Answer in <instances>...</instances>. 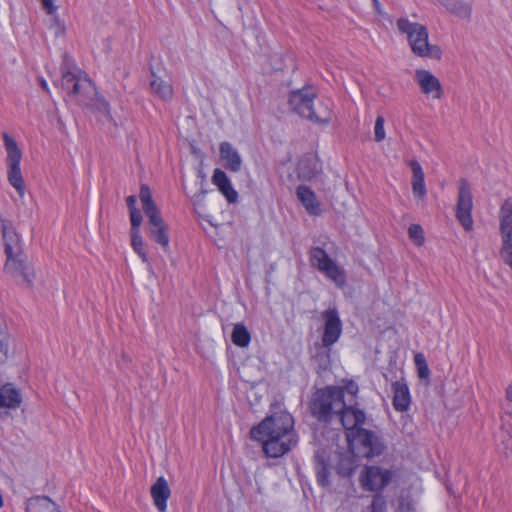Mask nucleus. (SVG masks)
Listing matches in <instances>:
<instances>
[{"mask_svg": "<svg viewBox=\"0 0 512 512\" xmlns=\"http://www.w3.org/2000/svg\"><path fill=\"white\" fill-rule=\"evenodd\" d=\"M343 427L347 430V433H354L357 429H360L361 425L364 424L366 415L365 412L353 405L347 406L344 403V407L339 411L337 415Z\"/></svg>", "mask_w": 512, "mask_h": 512, "instance_id": "17", "label": "nucleus"}, {"mask_svg": "<svg viewBox=\"0 0 512 512\" xmlns=\"http://www.w3.org/2000/svg\"><path fill=\"white\" fill-rule=\"evenodd\" d=\"M349 447L358 457H373L384 450L381 439L373 432L360 428L354 433H347Z\"/></svg>", "mask_w": 512, "mask_h": 512, "instance_id": "8", "label": "nucleus"}, {"mask_svg": "<svg viewBox=\"0 0 512 512\" xmlns=\"http://www.w3.org/2000/svg\"><path fill=\"white\" fill-rule=\"evenodd\" d=\"M220 157L225 163V167L232 171L238 172L242 167V158L238 151L229 142H222L219 146Z\"/></svg>", "mask_w": 512, "mask_h": 512, "instance_id": "20", "label": "nucleus"}, {"mask_svg": "<svg viewBox=\"0 0 512 512\" xmlns=\"http://www.w3.org/2000/svg\"><path fill=\"white\" fill-rule=\"evenodd\" d=\"M415 80L423 94L433 99H440L443 90L440 81L428 70L418 69L415 71Z\"/></svg>", "mask_w": 512, "mask_h": 512, "instance_id": "15", "label": "nucleus"}, {"mask_svg": "<svg viewBox=\"0 0 512 512\" xmlns=\"http://www.w3.org/2000/svg\"><path fill=\"white\" fill-rule=\"evenodd\" d=\"M414 363L417 368V373L420 379H428L430 376V370L422 353H417L414 356Z\"/></svg>", "mask_w": 512, "mask_h": 512, "instance_id": "31", "label": "nucleus"}, {"mask_svg": "<svg viewBox=\"0 0 512 512\" xmlns=\"http://www.w3.org/2000/svg\"><path fill=\"white\" fill-rule=\"evenodd\" d=\"M9 337L5 328L0 327V360L6 358L8 354Z\"/></svg>", "mask_w": 512, "mask_h": 512, "instance_id": "36", "label": "nucleus"}, {"mask_svg": "<svg viewBox=\"0 0 512 512\" xmlns=\"http://www.w3.org/2000/svg\"><path fill=\"white\" fill-rule=\"evenodd\" d=\"M22 403L20 391L11 383L0 385V410L17 409Z\"/></svg>", "mask_w": 512, "mask_h": 512, "instance_id": "19", "label": "nucleus"}, {"mask_svg": "<svg viewBox=\"0 0 512 512\" xmlns=\"http://www.w3.org/2000/svg\"><path fill=\"white\" fill-rule=\"evenodd\" d=\"M60 70L62 88L79 105H90L94 95H96V88L88 75L76 67L68 55L63 56Z\"/></svg>", "mask_w": 512, "mask_h": 512, "instance_id": "2", "label": "nucleus"}, {"mask_svg": "<svg viewBox=\"0 0 512 512\" xmlns=\"http://www.w3.org/2000/svg\"><path fill=\"white\" fill-rule=\"evenodd\" d=\"M399 510H400V512H409L411 510V505L409 503L406 505L401 504L399 506Z\"/></svg>", "mask_w": 512, "mask_h": 512, "instance_id": "42", "label": "nucleus"}, {"mask_svg": "<svg viewBox=\"0 0 512 512\" xmlns=\"http://www.w3.org/2000/svg\"><path fill=\"white\" fill-rule=\"evenodd\" d=\"M314 464L318 484L322 487L329 486L330 469L328 463L320 454L317 453L314 456Z\"/></svg>", "mask_w": 512, "mask_h": 512, "instance_id": "28", "label": "nucleus"}, {"mask_svg": "<svg viewBox=\"0 0 512 512\" xmlns=\"http://www.w3.org/2000/svg\"><path fill=\"white\" fill-rule=\"evenodd\" d=\"M250 436L261 442L264 453L270 458L282 457L298 443L294 418L287 411H278L264 418L251 429Z\"/></svg>", "mask_w": 512, "mask_h": 512, "instance_id": "1", "label": "nucleus"}, {"mask_svg": "<svg viewBox=\"0 0 512 512\" xmlns=\"http://www.w3.org/2000/svg\"><path fill=\"white\" fill-rule=\"evenodd\" d=\"M343 391L345 390L348 394L355 396L358 393V385L352 381L349 380L346 382L344 387H341Z\"/></svg>", "mask_w": 512, "mask_h": 512, "instance_id": "39", "label": "nucleus"}, {"mask_svg": "<svg viewBox=\"0 0 512 512\" xmlns=\"http://www.w3.org/2000/svg\"><path fill=\"white\" fill-rule=\"evenodd\" d=\"M324 330L321 337V346L329 349L335 344L342 334V322L336 309H328L322 312Z\"/></svg>", "mask_w": 512, "mask_h": 512, "instance_id": "12", "label": "nucleus"}, {"mask_svg": "<svg viewBox=\"0 0 512 512\" xmlns=\"http://www.w3.org/2000/svg\"><path fill=\"white\" fill-rule=\"evenodd\" d=\"M26 512H61L58 505L50 498L37 496L27 500Z\"/></svg>", "mask_w": 512, "mask_h": 512, "instance_id": "25", "label": "nucleus"}, {"mask_svg": "<svg viewBox=\"0 0 512 512\" xmlns=\"http://www.w3.org/2000/svg\"><path fill=\"white\" fill-rule=\"evenodd\" d=\"M143 211L148 218V234L150 239L159 244L165 252L169 251V235L168 227L159 214L156 204L154 203L149 187L142 184L139 194Z\"/></svg>", "mask_w": 512, "mask_h": 512, "instance_id": "6", "label": "nucleus"}, {"mask_svg": "<svg viewBox=\"0 0 512 512\" xmlns=\"http://www.w3.org/2000/svg\"><path fill=\"white\" fill-rule=\"evenodd\" d=\"M151 75L153 77L150 82V89L152 93L163 101H170L174 95L171 82L158 77L153 71L151 72Z\"/></svg>", "mask_w": 512, "mask_h": 512, "instance_id": "24", "label": "nucleus"}, {"mask_svg": "<svg viewBox=\"0 0 512 512\" xmlns=\"http://www.w3.org/2000/svg\"><path fill=\"white\" fill-rule=\"evenodd\" d=\"M506 396L507 399L512 402V384L507 387Z\"/></svg>", "mask_w": 512, "mask_h": 512, "instance_id": "43", "label": "nucleus"}, {"mask_svg": "<svg viewBox=\"0 0 512 512\" xmlns=\"http://www.w3.org/2000/svg\"><path fill=\"white\" fill-rule=\"evenodd\" d=\"M409 166L412 170L413 177H412V190L413 194L418 198H423L426 195V187H425V181H424V172L416 160H411L409 162Z\"/></svg>", "mask_w": 512, "mask_h": 512, "instance_id": "26", "label": "nucleus"}, {"mask_svg": "<svg viewBox=\"0 0 512 512\" xmlns=\"http://www.w3.org/2000/svg\"><path fill=\"white\" fill-rule=\"evenodd\" d=\"M396 26L400 33L407 36L412 52L423 58L440 59L442 51L439 46L428 41L427 28L417 22H411L407 18H399Z\"/></svg>", "mask_w": 512, "mask_h": 512, "instance_id": "4", "label": "nucleus"}, {"mask_svg": "<svg viewBox=\"0 0 512 512\" xmlns=\"http://www.w3.org/2000/svg\"><path fill=\"white\" fill-rule=\"evenodd\" d=\"M393 389V406L397 411L403 412L408 410L411 402L408 386L403 381H395L392 384Z\"/></svg>", "mask_w": 512, "mask_h": 512, "instance_id": "23", "label": "nucleus"}, {"mask_svg": "<svg viewBox=\"0 0 512 512\" xmlns=\"http://www.w3.org/2000/svg\"><path fill=\"white\" fill-rule=\"evenodd\" d=\"M501 243H512V198H506L498 211Z\"/></svg>", "mask_w": 512, "mask_h": 512, "instance_id": "16", "label": "nucleus"}, {"mask_svg": "<svg viewBox=\"0 0 512 512\" xmlns=\"http://www.w3.org/2000/svg\"><path fill=\"white\" fill-rule=\"evenodd\" d=\"M386 501L383 496L375 495L371 503V512H385Z\"/></svg>", "mask_w": 512, "mask_h": 512, "instance_id": "38", "label": "nucleus"}, {"mask_svg": "<svg viewBox=\"0 0 512 512\" xmlns=\"http://www.w3.org/2000/svg\"><path fill=\"white\" fill-rule=\"evenodd\" d=\"M374 2H377V0H374Z\"/></svg>", "mask_w": 512, "mask_h": 512, "instance_id": "45", "label": "nucleus"}, {"mask_svg": "<svg viewBox=\"0 0 512 512\" xmlns=\"http://www.w3.org/2000/svg\"><path fill=\"white\" fill-rule=\"evenodd\" d=\"M316 92L312 88H303L291 92L289 104L294 112L319 124H328L331 121V107L329 101H319L314 104Z\"/></svg>", "mask_w": 512, "mask_h": 512, "instance_id": "3", "label": "nucleus"}, {"mask_svg": "<svg viewBox=\"0 0 512 512\" xmlns=\"http://www.w3.org/2000/svg\"><path fill=\"white\" fill-rule=\"evenodd\" d=\"M40 85H41V87H42L45 91H47V92L49 91L48 84H47V82H46L44 79H41V80H40Z\"/></svg>", "mask_w": 512, "mask_h": 512, "instance_id": "44", "label": "nucleus"}, {"mask_svg": "<svg viewBox=\"0 0 512 512\" xmlns=\"http://www.w3.org/2000/svg\"><path fill=\"white\" fill-rule=\"evenodd\" d=\"M296 194L299 201L309 214L319 215L321 213L320 203L317 200L315 193L308 186H298Z\"/></svg>", "mask_w": 512, "mask_h": 512, "instance_id": "21", "label": "nucleus"}, {"mask_svg": "<svg viewBox=\"0 0 512 512\" xmlns=\"http://www.w3.org/2000/svg\"><path fill=\"white\" fill-rule=\"evenodd\" d=\"M472 208L473 200L470 185L466 179H461L458 188L456 218L466 231L473 229Z\"/></svg>", "mask_w": 512, "mask_h": 512, "instance_id": "11", "label": "nucleus"}, {"mask_svg": "<svg viewBox=\"0 0 512 512\" xmlns=\"http://www.w3.org/2000/svg\"><path fill=\"white\" fill-rule=\"evenodd\" d=\"M447 10L462 19H470L472 12V0H441Z\"/></svg>", "mask_w": 512, "mask_h": 512, "instance_id": "27", "label": "nucleus"}, {"mask_svg": "<svg viewBox=\"0 0 512 512\" xmlns=\"http://www.w3.org/2000/svg\"><path fill=\"white\" fill-rule=\"evenodd\" d=\"M231 338L232 342L239 347H247L251 340L249 331L241 323L234 325Z\"/></svg>", "mask_w": 512, "mask_h": 512, "instance_id": "29", "label": "nucleus"}, {"mask_svg": "<svg viewBox=\"0 0 512 512\" xmlns=\"http://www.w3.org/2000/svg\"><path fill=\"white\" fill-rule=\"evenodd\" d=\"M92 101L94 102L93 103L94 108L98 112L103 114L108 120H112V117L110 114V105L104 97H102L96 93V95H94Z\"/></svg>", "mask_w": 512, "mask_h": 512, "instance_id": "32", "label": "nucleus"}, {"mask_svg": "<svg viewBox=\"0 0 512 512\" xmlns=\"http://www.w3.org/2000/svg\"><path fill=\"white\" fill-rule=\"evenodd\" d=\"M344 407L343 389L339 386H327L317 389L310 400L311 414L319 421L329 422Z\"/></svg>", "mask_w": 512, "mask_h": 512, "instance_id": "5", "label": "nucleus"}, {"mask_svg": "<svg viewBox=\"0 0 512 512\" xmlns=\"http://www.w3.org/2000/svg\"><path fill=\"white\" fill-rule=\"evenodd\" d=\"M212 182L218 187L228 202L234 203L237 201L238 193L232 187V184L224 171L221 169H215L212 176Z\"/></svg>", "mask_w": 512, "mask_h": 512, "instance_id": "22", "label": "nucleus"}, {"mask_svg": "<svg viewBox=\"0 0 512 512\" xmlns=\"http://www.w3.org/2000/svg\"><path fill=\"white\" fill-rule=\"evenodd\" d=\"M310 260L313 267L324 273L337 286H344L346 283L344 270L329 257L324 249L313 248L310 252Z\"/></svg>", "mask_w": 512, "mask_h": 512, "instance_id": "9", "label": "nucleus"}, {"mask_svg": "<svg viewBox=\"0 0 512 512\" xmlns=\"http://www.w3.org/2000/svg\"><path fill=\"white\" fill-rule=\"evenodd\" d=\"M409 238L417 245L421 246L424 243V232L420 225L412 224L408 229Z\"/></svg>", "mask_w": 512, "mask_h": 512, "instance_id": "34", "label": "nucleus"}, {"mask_svg": "<svg viewBox=\"0 0 512 512\" xmlns=\"http://www.w3.org/2000/svg\"><path fill=\"white\" fill-rule=\"evenodd\" d=\"M392 477V471L372 466L366 468L361 481L365 489L370 491H379L390 483Z\"/></svg>", "mask_w": 512, "mask_h": 512, "instance_id": "13", "label": "nucleus"}, {"mask_svg": "<svg viewBox=\"0 0 512 512\" xmlns=\"http://www.w3.org/2000/svg\"><path fill=\"white\" fill-rule=\"evenodd\" d=\"M0 231L2 233L6 258L10 256L25 254L22 250L19 235L12 226L11 221L3 218L1 214Z\"/></svg>", "mask_w": 512, "mask_h": 512, "instance_id": "14", "label": "nucleus"}, {"mask_svg": "<svg viewBox=\"0 0 512 512\" xmlns=\"http://www.w3.org/2000/svg\"><path fill=\"white\" fill-rule=\"evenodd\" d=\"M49 15H53L56 12V6L54 5V0H39Z\"/></svg>", "mask_w": 512, "mask_h": 512, "instance_id": "40", "label": "nucleus"}, {"mask_svg": "<svg viewBox=\"0 0 512 512\" xmlns=\"http://www.w3.org/2000/svg\"><path fill=\"white\" fill-rule=\"evenodd\" d=\"M384 117L379 115L376 118L375 126H374V138L376 142H381L385 139V129H384Z\"/></svg>", "mask_w": 512, "mask_h": 512, "instance_id": "35", "label": "nucleus"}, {"mask_svg": "<svg viewBox=\"0 0 512 512\" xmlns=\"http://www.w3.org/2000/svg\"><path fill=\"white\" fill-rule=\"evenodd\" d=\"M151 496L154 505L160 512H165L167 509V500L171 495L168 482L164 477H159L151 487Z\"/></svg>", "mask_w": 512, "mask_h": 512, "instance_id": "18", "label": "nucleus"}, {"mask_svg": "<svg viewBox=\"0 0 512 512\" xmlns=\"http://www.w3.org/2000/svg\"><path fill=\"white\" fill-rule=\"evenodd\" d=\"M126 202H127L129 211L138 210V208L136 207V202H137L136 196H134V195L128 196L126 199Z\"/></svg>", "mask_w": 512, "mask_h": 512, "instance_id": "41", "label": "nucleus"}, {"mask_svg": "<svg viewBox=\"0 0 512 512\" xmlns=\"http://www.w3.org/2000/svg\"><path fill=\"white\" fill-rule=\"evenodd\" d=\"M50 30L53 32L55 37H62L65 34L66 27L63 21L59 19L55 13L51 15L50 18V24H49Z\"/></svg>", "mask_w": 512, "mask_h": 512, "instance_id": "33", "label": "nucleus"}, {"mask_svg": "<svg viewBox=\"0 0 512 512\" xmlns=\"http://www.w3.org/2000/svg\"><path fill=\"white\" fill-rule=\"evenodd\" d=\"M4 272L18 284L26 287H31L35 279L34 269L25 254L7 257Z\"/></svg>", "mask_w": 512, "mask_h": 512, "instance_id": "10", "label": "nucleus"}, {"mask_svg": "<svg viewBox=\"0 0 512 512\" xmlns=\"http://www.w3.org/2000/svg\"><path fill=\"white\" fill-rule=\"evenodd\" d=\"M4 146L7 151V177L10 185L17 191L22 198L25 194V184L20 169L22 152L16 141L7 133L3 134Z\"/></svg>", "mask_w": 512, "mask_h": 512, "instance_id": "7", "label": "nucleus"}, {"mask_svg": "<svg viewBox=\"0 0 512 512\" xmlns=\"http://www.w3.org/2000/svg\"><path fill=\"white\" fill-rule=\"evenodd\" d=\"M131 246L133 250L138 254L141 260L146 263L148 261L147 254L144 249V242L140 231L131 232Z\"/></svg>", "mask_w": 512, "mask_h": 512, "instance_id": "30", "label": "nucleus"}, {"mask_svg": "<svg viewBox=\"0 0 512 512\" xmlns=\"http://www.w3.org/2000/svg\"><path fill=\"white\" fill-rule=\"evenodd\" d=\"M130 221H131V232L140 231L139 227L142 223V215L140 210L130 211Z\"/></svg>", "mask_w": 512, "mask_h": 512, "instance_id": "37", "label": "nucleus"}]
</instances>
